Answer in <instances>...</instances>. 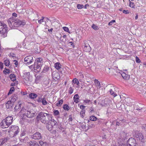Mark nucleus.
Masks as SVG:
<instances>
[{"label": "nucleus", "instance_id": "nucleus-29", "mask_svg": "<svg viewBox=\"0 0 146 146\" xmlns=\"http://www.w3.org/2000/svg\"><path fill=\"white\" fill-rule=\"evenodd\" d=\"M63 100L62 99L59 100L58 103H57L56 104V106L58 107L61 106L63 104Z\"/></svg>", "mask_w": 146, "mask_h": 146}, {"label": "nucleus", "instance_id": "nucleus-48", "mask_svg": "<svg viewBox=\"0 0 146 146\" xmlns=\"http://www.w3.org/2000/svg\"><path fill=\"white\" fill-rule=\"evenodd\" d=\"M115 20H112L110 21L108 23V25L110 26L113 23L115 22Z\"/></svg>", "mask_w": 146, "mask_h": 146}, {"label": "nucleus", "instance_id": "nucleus-6", "mask_svg": "<svg viewBox=\"0 0 146 146\" xmlns=\"http://www.w3.org/2000/svg\"><path fill=\"white\" fill-rule=\"evenodd\" d=\"M133 134L136 137L138 138L142 142L144 140V137L141 133H139L138 131H135L133 132Z\"/></svg>", "mask_w": 146, "mask_h": 146}, {"label": "nucleus", "instance_id": "nucleus-46", "mask_svg": "<svg viewBox=\"0 0 146 146\" xmlns=\"http://www.w3.org/2000/svg\"><path fill=\"white\" fill-rule=\"evenodd\" d=\"M134 108L135 109L137 110H142V108L141 107H139L137 106H135L134 107Z\"/></svg>", "mask_w": 146, "mask_h": 146}, {"label": "nucleus", "instance_id": "nucleus-60", "mask_svg": "<svg viewBox=\"0 0 146 146\" xmlns=\"http://www.w3.org/2000/svg\"><path fill=\"white\" fill-rule=\"evenodd\" d=\"M44 142H43L42 141H39V143L40 145L41 146H42Z\"/></svg>", "mask_w": 146, "mask_h": 146}, {"label": "nucleus", "instance_id": "nucleus-61", "mask_svg": "<svg viewBox=\"0 0 146 146\" xmlns=\"http://www.w3.org/2000/svg\"><path fill=\"white\" fill-rule=\"evenodd\" d=\"M84 101L86 103H88L90 102V100L88 99H86V100H85Z\"/></svg>", "mask_w": 146, "mask_h": 146}, {"label": "nucleus", "instance_id": "nucleus-42", "mask_svg": "<svg viewBox=\"0 0 146 146\" xmlns=\"http://www.w3.org/2000/svg\"><path fill=\"white\" fill-rule=\"evenodd\" d=\"M129 6L132 8H134L135 5L134 3L133 2H131L130 0H129Z\"/></svg>", "mask_w": 146, "mask_h": 146}, {"label": "nucleus", "instance_id": "nucleus-26", "mask_svg": "<svg viewBox=\"0 0 146 146\" xmlns=\"http://www.w3.org/2000/svg\"><path fill=\"white\" fill-rule=\"evenodd\" d=\"M26 112H27V113H24L23 114V115H26L27 117L29 118H31V112L30 111H27Z\"/></svg>", "mask_w": 146, "mask_h": 146}, {"label": "nucleus", "instance_id": "nucleus-44", "mask_svg": "<svg viewBox=\"0 0 146 146\" xmlns=\"http://www.w3.org/2000/svg\"><path fill=\"white\" fill-rule=\"evenodd\" d=\"M54 114L55 115H58L59 114V112L58 110H55L54 111Z\"/></svg>", "mask_w": 146, "mask_h": 146}, {"label": "nucleus", "instance_id": "nucleus-53", "mask_svg": "<svg viewBox=\"0 0 146 146\" xmlns=\"http://www.w3.org/2000/svg\"><path fill=\"white\" fill-rule=\"evenodd\" d=\"M136 61L137 63H139L141 62L139 58L137 57L136 56Z\"/></svg>", "mask_w": 146, "mask_h": 146}, {"label": "nucleus", "instance_id": "nucleus-16", "mask_svg": "<svg viewBox=\"0 0 146 146\" xmlns=\"http://www.w3.org/2000/svg\"><path fill=\"white\" fill-rule=\"evenodd\" d=\"M13 103L10 101H8L6 104V106L7 109L12 108Z\"/></svg>", "mask_w": 146, "mask_h": 146}, {"label": "nucleus", "instance_id": "nucleus-56", "mask_svg": "<svg viewBox=\"0 0 146 146\" xmlns=\"http://www.w3.org/2000/svg\"><path fill=\"white\" fill-rule=\"evenodd\" d=\"M31 113H32V115H31V117L34 116L35 115H36V113L34 111L33 112L32 111H31Z\"/></svg>", "mask_w": 146, "mask_h": 146}, {"label": "nucleus", "instance_id": "nucleus-19", "mask_svg": "<svg viewBox=\"0 0 146 146\" xmlns=\"http://www.w3.org/2000/svg\"><path fill=\"white\" fill-rule=\"evenodd\" d=\"M20 101L18 102V104L16 105L15 107L14 108V110L15 111H19L21 107V104H20Z\"/></svg>", "mask_w": 146, "mask_h": 146}, {"label": "nucleus", "instance_id": "nucleus-59", "mask_svg": "<svg viewBox=\"0 0 146 146\" xmlns=\"http://www.w3.org/2000/svg\"><path fill=\"white\" fill-rule=\"evenodd\" d=\"M123 13L126 14L129 13L128 11L126 10H123Z\"/></svg>", "mask_w": 146, "mask_h": 146}, {"label": "nucleus", "instance_id": "nucleus-38", "mask_svg": "<svg viewBox=\"0 0 146 146\" xmlns=\"http://www.w3.org/2000/svg\"><path fill=\"white\" fill-rule=\"evenodd\" d=\"M94 82L96 86H100V84L99 82L97 80L95 79L94 80Z\"/></svg>", "mask_w": 146, "mask_h": 146}, {"label": "nucleus", "instance_id": "nucleus-30", "mask_svg": "<svg viewBox=\"0 0 146 146\" xmlns=\"http://www.w3.org/2000/svg\"><path fill=\"white\" fill-rule=\"evenodd\" d=\"M63 108L64 110L67 111L69 110L70 109L69 106L67 104H65L64 105Z\"/></svg>", "mask_w": 146, "mask_h": 146}, {"label": "nucleus", "instance_id": "nucleus-55", "mask_svg": "<svg viewBox=\"0 0 146 146\" xmlns=\"http://www.w3.org/2000/svg\"><path fill=\"white\" fill-rule=\"evenodd\" d=\"M17 82H13V83H11V86H16L17 84Z\"/></svg>", "mask_w": 146, "mask_h": 146}, {"label": "nucleus", "instance_id": "nucleus-5", "mask_svg": "<svg viewBox=\"0 0 146 146\" xmlns=\"http://www.w3.org/2000/svg\"><path fill=\"white\" fill-rule=\"evenodd\" d=\"M108 92L113 96L115 97L117 96L115 92V88L113 85H109L108 86Z\"/></svg>", "mask_w": 146, "mask_h": 146}, {"label": "nucleus", "instance_id": "nucleus-12", "mask_svg": "<svg viewBox=\"0 0 146 146\" xmlns=\"http://www.w3.org/2000/svg\"><path fill=\"white\" fill-rule=\"evenodd\" d=\"M4 120L9 126L12 123L13 118L12 116H8Z\"/></svg>", "mask_w": 146, "mask_h": 146}, {"label": "nucleus", "instance_id": "nucleus-3", "mask_svg": "<svg viewBox=\"0 0 146 146\" xmlns=\"http://www.w3.org/2000/svg\"><path fill=\"white\" fill-rule=\"evenodd\" d=\"M7 31L8 28L7 25L0 21V33L2 37L4 38L7 36Z\"/></svg>", "mask_w": 146, "mask_h": 146}, {"label": "nucleus", "instance_id": "nucleus-47", "mask_svg": "<svg viewBox=\"0 0 146 146\" xmlns=\"http://www.w3.org/2000/svg\"><path fill=\"white\" fill-rule=\"evenodd\" d=\"M66 35H63L62 37H60V39H62V38L63 37L64 39V40H63V39H62V41L63 42H65V41H66Z\"/></svg>", "mask_w": 146, "mask_h": 146}, {"label": "nucleus", "instance_id": "nucleus-39", "mask_svg": "<svg viewBox=\"0 0 146 146\" xmlns=\"http://www.w3.org/2000/svg\"><path fill=\"white\" fill-rule=\"evenodd\" d=\"M110 102V100L108 98L106 99L104 101V103L106 105L109 104Z\"/></svg>", "mask_w": 146, "mask_h": 146}, {"label": "nucleus", "instance_id": "nucleus-23", "mask_svg": "<svg viewBox=\"0 0 146 146\" xmlns=\"http://www.w3.org/2000/svg\"><path fill=\"white\" fill-rule=\"evenodd\" d=\"M125 101L126 102V104L127 106H131L132 105V104L130 102V99L128 98L126 99Z\"/></svg>", "mask_w": 146, "mask_h": 146}, {"label": "nucleus", "instance_id": "nucleus-24", "mask_svg": "<svg viewBox=\"0 0 146 146\" xmlns=\"http://www.w3.org/2000/svg\"><path fill=\"white\" fill-rule=\"evenodd\" d=\"M61 65L59 62H57L54 64V67L57 70H59L61 68Z\"/></svg>", "mask_w": 146, "mask_h": 146}, {"label": "nucleus", "instance_id": "nucleus-18", "mask_svg": "<svg viewBox=\"0 0 146 146\" xmlns=\"http://www.w3.org/2000/svg\"><path fill=\"white\" fill-rule=\"evenodd\" d=\"M74 100L76 103H78L80 101L79 97L78 94H76L73 98Z\"/></svg>", "mask_w": 146, "mask_h": 146}, {"label": "nucleus", "instance_id": "nucleus-4", "mask_svg": "<svg viewBox=\"0 0 146 146\" xmlns=\"http://www.w3.org/2000/svg\"><path fill=\"white\" fill-rule=\"evenodd\" d=\"M30 74L29 72L25 73L23 76L24 82L27 85H29L30 84L31 81H30Z\"/></svg>", "mask_w": 146, "mask_h": 146}, {"label": "nucleus", "instance_id": "nucleus-58", "mask_svg": "<svg viewBox=\"0 0 146 146\" xmlns=\"http://www.w3.org/2000/svg\"><path fill=\"white\" fill-rule=\"evenodd\" d=\"M142 129H146V124H143L142 126Z\"/></svg>", "mask_w": 146, "mask_h": 146}, {"label": "nucleus", "instance_id": "nucleus-1", "mask_svg": "<svg viewBox=\"0 0 146 146\" xmlns=\"http://www.w3.org/2000/svg\"><path fill=\"white\" fill-rule=\"evenodd\" d=\"M8 22L9 27L12 29H14V27L23 26L25 24V23L13 17L9 18Z\"/></svg>", "mask_w": 146, "mask_h": 146}, {"label": "nucleus", "instance_id": "nucleus-11", "mask_svg": "<svg viewBox=\"0 0 146 146\" xmlns=\"http://www.w3.org/2000/svg\"><path fill=\"white\" fill-rule=\"evenodd\" d=\"M43 63L38 62H35L33 65V68L35 70L36 69H40L43 64Z\"/></svg>", "mask_w": 146, "mask_h": 146}, {"label": "nucleus", "instance_id": "nucleus-36", "mask_svg": "<svg viewBox=\"0 0 146 146\" xmlns=\"http://www.w3.org/2000/svg\"><path fill=\"white\" fill-rule=\"evenodd\" d=\"M6 141V139H0V146L2 145Z\"/></svg>", "mask_w": 146, "mask_h": 146}, {"label": "nucleus", "instance_id": "nucleus-31", "mask_svg": "<svg viewBox=\"0 0 146 146\" xmlns=\"http://www.w3.org/2000/svg\"><path fill=\"white\" fill-rule=\"evenodd\" d=\"M49 69L50 68L49 67L47 66H45L44 68L43 72H45L48 71L49 70Z\"/></svg>", "mask_w": 146, "mask_h": 146}, {"label": "nucleus", "instance_id": "nucleus-15", "mask_svg": "<svg viewBox=\"0 0 146 146\" xmlns=\"http://www.w3.org/2000/svg\"><path fill=\"white\" fill-rule=\"evenodd\" d=\"M0 124L1 127L3 128H7L9 126L8 124L6 123L5 120L4 119L2 120Z\"/></svg>", "mask_w": 146, "mask_h": 146}, {"label": "nucleus", "instance_id": "nucleus-54", "mask_svg": "<svg viewBox=\"0 0 146 146\" xmlns=\"http://www.w3.org/2000/svg\"><path fill=\"white\" fill-rule=\"evenodd\" d=\"M68 120L69 121H72V115H70L69 117V119H68Z\"/></svg>", "mask_w": 146, "mask_h": 146}, {"label": "nucleus", "instance_id": "nucleus-51", "mask_svg": "<svg viewBox=\"0 0 146 146\" xmlns=\"http://www.w3.org/2000/svg\"><path fill=\"white\" fill-rule=\"evenodd\" d=\"M92 27L94 30L97 29L98 28V26L95 25L94 24L92 26Z\"/></svg>", "mask_w": 146, "mask_h": 146}, {"label": "nucleus", "instance_id": "nucleus-64", "mask_svg": "<svg viewBox=\"0 0 146 146\" xmlns=\"http://www.w3.org/2000/svg\"><path fill=\"white\" fill-rule=\"evenodd\" d=\"M69 43L70 44L72 45L73 47L74 46V43L72 42H69Z\"/></svg>", "mask_w": 146, "mask_h": 146}, {"label": "nucleus", "instance_id": "nucleus-25", "mask_svg": "<svg viewBox=\"0 0 146 146\" xmlns=\"http://www.w3.org/2000/svg\"><path fill=\"white\" fill-rule=\"evenodd\" d=\"M47 124L46 125V127L47 129L49 131H51L52 130L53 126L49 123H47Z\"/></svg>", "mask_w": 146, "mask_h": 146}, {"label": "nucleus", "instance_id": "nucleus-17", "mask_svg": "<svg viewBox=\"0 0 146 146\" xmlns=\"http://www.w3.org/2000/svg\"><path fill=\"white\" fill-rule=\"evenodd\" d=\"M18 127L17 126H13L11 127V129L13 131H14V130H16V131L14 132V136L17 135L19 133V131H18Z\"/></svg>", "mask_w": 146, "mask_h": 146}, {"label": "nucleus", "instance_id": "nucleus-37", "mask_svg": "<svg viewBox=\"0 0 146 146\" xmlns=\"http://www.w3.org/2000/svg\"><path fill=\"white\" fill-rule=\"evenodd\" d=\"M41 102L42 103V104L44 105H45L47 104V102L44 98L42 99Z\"/></svg>", "mask_w": 146, "mask_h": 146}, {"label": "nucleus", "instance_id": "nucleus-49", "mask_svg": "<svg viewBox=\"0 0 146 146\" xmlns=\"http://www.w3.org/2000/svg\"><path fill=\"white\" fill-rule=\"evenodd\" d=\"M73 88L70 87L69 88V93L70 94H71L73 92Z\"/></svg>", "mask_w": 146, "mask_h": 146}, {"label": "nucleus", "instance_id": "nucleus-21", "mask_svg": "<svg viewBox=\"0 0 146 146\" xmlns=\"http://www.w3.org/2000/svg\"><path fill=\"white\" fill-rule=\"evenodd\" d=\"M123 78L125 79L126 80H128L129 78V76L127 74H126L124 72H122L121 74Z\"/></svg>", "mask_w": 146, "mask_h": 146}, {"label": "nucleus", "instance_id": "nucleus-7", "mask_svg": "<svg viewBox=\"0 0 146 146\" xmlns=\"http://www.w3.org/2000/svg\"><path fill=\"white\" fill-rule=\"evenodd\" d=\"M34 60L33 57L32 56H28L24 58L25 63L28 64H30L32 62H33Z\"/></svg>", "mask_w": 146, "mask_h": 146}, {"label": "nucleus", "instance_id": "nucleus-52", "mask_svg": "<svg viewBox=\"0 0 146 146\" xmlns=\"http://www.w3.org/2000/svg\"><path fill=\"white\" fill-rule=\"evenodd\" d=\"M44 19V17H42L41 19L38 20V22L39 23H41L43 21V20Z\"/></svg>", "mask_w": 146, "mask_h": 146}, {"label": "nucleus", "instance_id": "nucleus-22", "mask_svg": "<svg viewBox=\"0 0 146 146\" xmlns=\"http://www.w3.org/2000/svg\"><path fill=\"white\" fill-rule=\"evenodd\" d=\"M60 76L58 72H55L53 74V77L54 79H58L59 78Z\"/></svg>", "mask_w": 146, "mask_h": 146}, {"label": "nucleus", "instance_id": "nucleus-13", "mask_svg": "<svg viewBox=\"0 0 146 146\" xmlns=\"http://www.w3.org/2000/svg\"><path fill=\"white\" fill-rule=\"evenodd\" d=\"M48 123H50L53 127L56 125L57 123L56 121L52 118L51 115L49 119H48Z\"/></svg>", "mask_w": 146, "mask_h": 146}, {"label": "nucleus", "instance_id": "nucleus-57", "mask_svg": "<svg viewBox=\"0 0 146 146\" xmlns=\"http://www.w3.org/2000/svg\"><path fill=\"white\" fill-rule=\"evenodd\" d=\"M42 99L41 98H38L37 100V101L38 102H41Z\"/></svg>", "mask_w": 146, "mask_h": 146}, {"label": "nucleus", "instance_id": "nucleus-34", "mask_svg": "<svg viewBox=\"0 0 146 146\" xmlns=\"http://www.w3.org/2000/svg\"><path fill=\"white\" fill-rule=\"evenodd\" d=\"M35 62H38L43 63V61L42 60V58H37Z\"/></svg>", "mask_w": 146, "mask_h": 146}, {"label": "nucleus", "instance_id": "nucleus-63", "mask_svg": "<svg viewBox=\"0 0 146 146\" xmlns=\"http://www.w3.org/2000/svg\"><path fill=\"white\" fill-rule=\"evenodd\" d=\"M85 106H84L83 105H81L80 106V108L82 109V110H83Z\"/></svg>", "mask_w": 146, "mask_h": 146}, {"label": "nucleus", "instance_id": "nucleus-10", "mask_svg": "<svg viewBox=\"0 0 146 146\" xmlns=\"http://www.w3.org/2000/svg\"><path fill=\"white\" fill-rule=\"evenodd\" d=\"M128 136V133L123 131L121 132L119 134V137L122 140L127 138Z\"/></svg>", "mask_w": 146, "mask_h": 146}, {"label": "nucleus", "instance_id": "nucleus-41", "mask_svg": "<svg viewBox=\"0 0 146 146\" xmlns=\"http://www.w3.org/2000/svg\"><path fill=\"white\" fill-rule=\"evenodd\" d=\"M14 91V87H11L9 92V93L8 94V95H9L10 94H11L12 93V92H13Z\"/></svg>", "mask_w": 146, "mask_h": 146}, {"label": "nucleus", "instance_id": "nucleus-9", "mask_svg": "<svg viewBox=\"0 0 146 146\" xmlns=\"http://www.w3.org/2000/svg\"><path fill=\"white\" fill-rule=\"evenodd\" d=\"M32 138L35 139H40L42 138L41 133L38 132H36L32 136Z\"/></svg>", "mask_w": 146, "mask_h": 146}, {"label": "nucleus", "instance_id": "nucleus-20", "mask_svg": "<svg viewBox=\"0 0 146 146\" xmlns=\"http://www.w3.org/2000/svg\"><path fill=\"white\" fill-rule=\"evenodd\" d=\"M17 98L18 97L17 95L15 94L13 95L12 97L11 100L10 101H11L14 104V103L17 100Z\"/></svg>", "mask_w": 146, "mask_h": 146}, {"label": "nucleus", "instance_id": "nucleus-45", "mask_svg": "<svg viewBox=\"0 0 146 146\" xmlns=\"http://www.w3.org/2000/svg\"><path fill=\"white\" fill-rule=\"evenodd\" d=\"M27 111V110L26 109H25L23 108L20 111V112L21 113H23V114L24 113H24L26 112Z\"/></svg>", "mask_w": 146, "mask_h": 146}, {"label": "nucleus", "instance_id": "nucleus-28", "mask_svg": "<svg viewBox=\"0 0 146 146\" xmlns=\"http://www.w3.org/2000/svg\"><path fill=\"white\" fill-rule=\"evenodd\" d=\"M31 99H34L37 96V95L34 93H31L29 95Z\"/></svg>", "mask_w": 146, "mask_h": 146}, {"label": "nucleus", "instance_id": "nucleus-14", "mask_svg": "<svg viewBox=\"0 0 146 146\" xmlns=\"http://www.w3.org/2000/svg\"><path fill=\"white\" fill-rule=\"evenodd\" d=\"M83 46L84 47L83 48L84 51L87 52H89L90 51L91 48L89 44H84V45Z\"/></svg>", "mask_w": 146, "mask_h": 146}, {"label": "nucleus", "instance_id": "nucleus-40", "mask_svg": "<svg viewBox=\"0 0 146 146\" xmlns=\"http://www.w3.org/2000/svg\"><path fill=\"white\" fill-rule=\"evenodd\" d=\"M97 118L94 116H92L90 117V120L92 121H95L97 120Z\"/></svg>", "mask_w": 146, "mask_h": 146}, {"label": "nucleus", "instance_id": "nucleus-62", "mask_svg": "<svg viewBox=\"0 0 146 146\" xmlns=\"http://www.w3.org/2000/svg\"><path fill=\"white\" fill-rule=\"evenodd\" d=\"M12 16L14 17H16L17 16V15L16 13H14L12 14Z\"/></svg>", "mask_w": 146, "mask_h": 146}, {"label": "nucleus", "instance_id": "nucleus-32", "mask_svg": "<svg viewBox=\"0 0 146 146\" xmlns=\"http://www.w3.org/2000/svg\"><path fill=\"white\" fill-rule=\"evenodd\" d=\"M85 110H82L80 112V115L82 117H83L85 115Z\"/></svg>", "mask_w": 146, "mask_h": 146}, {"label": "nucleus", "instance_id": "nucleus-8", "mask_svg": "<svg viewBox=\"0 0 146 146\" xmlns=\"http://www.w3.org/2000/svg\"><path fill=\"white\" fill-rule=\"evenodd\" d=\"M127 144L130 146H135L136 144V141L134 138H131L128 139Z\"/></svg>", "mask_w": 146, "mask_h": 146}, {"label": "nucleus", "instance_id": "nucleus-43", "mask_svg": "<svg viewBox=\"0 0 146 146\" xmlns=\"http://www.w3.org/2000/svg\"><path fill=\"white\" fill-rule=\"evenodd\" d=\"M84 6L83 5L78 4L77 7L78 9H80L83 8Z\"/></svg>", "mask_w": 146, "mask_h": 146}, {"label": "nucleus", "instance_id": "nucleus-50", "mask_svg": "<svg viewBox=\"0 0 146 146\" xmlns=\"http://www.w3.org/2000/svg\"><path fill=\"white\" fill-rule=\"evenodd\" d=\"M63 28L64 30L66 32H68V31H69V29L68 27H63Z\"/></svg>", "mask_w": 146, "mask_h": 146}, {"label": "nucleus", "instance_id": "nucleus-33", "mask_svg": "<svg viewBox=\"0 0 146 146\" xmlns=\"http://www.w3.org/2000/svg\"><path fill=\"white\" fill-rule=\"evenodd\" d=\"M5 65L6 66H9L10 64V62L9 60H7L4 61Z\"/></svg>", "mask_w": 146, "mask_h": 146}, {"label": "nucleus", "instance_id": "nucleus-27", "mask_svg": "<svg viewBox=\"0 0 146 146\" xmlns=\"http://www.w3.org/2000/svg\"><path fill=\"white\" fill-rule=\"evenodd\" d=\"M9 77L11 80L14 81L16 80L15 75L14 74H11L10 75Z\"/></svg>", "mask_w": 146, "mask_h": 146}, {"label": "nucleus", "instance_id": "nucleus-35", "mask_svg": "<svg viewBox=\"0 0 146 146\" xmlns=\"http://www.w3.org/2000/svg\"><path fill=\"white\" fill-rule=\"evenodd\" d=\"M72 82L74 84H76L77 85H78L79 83L78 80L76 78L73 79L72 80Z\"/></svg>", "mask_w": 146, "mask_h": 146}, {"label": "nucleus", "instance_id": "nucleus-2", "mask_svg": "<svg viewBox=\"0 0 146 146\" xmlns=\"http://www.w3.org/2000/svg\"><path fill=\"white\" fill-rule=\"evenodd\" d=\"M50 116V114L41 112L38 113L36 119L44 124L47 123L48 121L47 119H49Z\"/></svg>", "mask_w": 146, "mask_h": 146}]
</instances>
